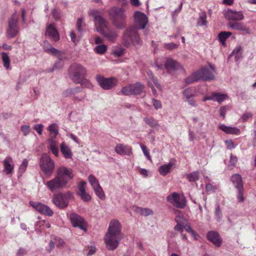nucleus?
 I'll return each mask as SVG.
<instances>
[{
	"mask_svg": "<svg viewBox=\"0 0 256 256\" xmlns=\"http://www.w3.org/2000/svg\"><path fill=\"white\" fill-rule=\"evenodd\" d=\"M134 26L128 28L124 32L122 36V43L126 46H128L130 44L134 45H141L142 40L138 33V30H142L146 28L148 18L145 14L137 11L134 14Z\"/></svg>",
	"mask_w": 256,
	"mask_h": 256,
	"instance_id": "obj_1",
	"label": "nucleus"
},
{
	"mask_svg": "<svg viewBox=\"0 0 256 256\" xmlns=\"http://www.w3.org/2000/svg\"><path fill=\"white\" fill-rule=\"evenodd\" d=\"M122 239L121 225L118 220H114L110 222L104 240L106 248L113 250L116 249Z\"/></svg>",
	"mask_w": 256,
	"mask_h": 256,
	"instance_id": "obj_2",
	"label": "nucleus"
},
{
	"mask_svg": "<svg viewBox=\"0 0 256 256\" xmlns=\"http://www.w3.org/2000/svg\"><path fill=\"white\" fill-rule=\"evenodd\" d=\"M87 70L82 64L74 63L69 68V76L76 84H80L88 88L92 87V84L86 78Z\"/></svg>",
	"mask_w": 256,
	"mask_h": 256,
	"instance_id": "obj_3",
	"label": "nucleus"
},
{
	"mask_svg": "<svg viewBox=\"0 0 256 256\" xmlns=\"http://www.w3.org/2000/svg\"><path fill=\"white\" fill-rule=\"evenodd\" d=\"M124 4L121 7L112 6L108 12L114 26L118 29L126 27V18Z\"/></svg>",
	"mask_w": 256,
	"mask_h": 256,
	"instance_id": "obj_4",
	"label": "nucleus"
},
{
	"mask_svg": "<svg viewBox=\"0 0 256 256\" xmlns=\"http://www.w3.org/2000/svg\"><path fill=\"white\" fill-rule=\"evenodd\" d=\"M40 166L42 171L46 177L50 178L54 172V163L46 153L42 154L40 160Z\"/></svg>",
	"mask_w": 256,
	"mask_h": 256,
	"instance_id": "obj_5",
	"label": "nucleus"
},
{
	"mask_svg": "<svg viewBox=\"0 0 256 256\" xmlns=\"http://www.w3.org/2000/svg\"><path fill=\"white\" fill-rule=\"evenodd\" d=\"M72 196V193L70 192L66 193L60 192L54 194L52 202L58 208L63 209L68 206L69 200Z\"/></svg>",
	"mask_w": 256,
	"mask_h": 256,
	"instance_id": "obj_6",
	"label": "nucleus"
},
{
	"mask_svg": "<svg viewBox=\"0 0 256 256\" xmlns=\"http://www.w3.org/2000/svg\"><path fill=\"white\" fill-rule=\"evenodd\" d=\"M90 14L94 18L95 26L98 32L102 33L106 29L108 28V22L100 15L98 10H92L90 12Z\"/></svg>",
	"mask_w": 256,
	"mask_h": 256,
	"instance_id": "obj_7",
	"label": "nucleus"
},
{
	"mask_svg": "<svg viewBox=\"0 0 256 256\" xmlns=\"http://www.w3.org/2000/svg\"><path fill=\"white\" fill-rule=\"evenodd\" d=\"M56 173V177L58 178L66 187L68 182L72 180L74 176L71 168L63 166L58 168Z\"/></svg>",
	"mask_w": 256,
	"mask_h": 256,
	"instance_id": "obj_8",
	"label": "nucleus"
},
{
	"mask_svg": "<svg viewBox=\"0 0 256 256\" xmlns=\"http://www.w3.org/2000/svg\"><path fill=\"white\" fill-rule=\"evenodd\" d=\"M208 78V68L206 66H204L200 70L193 72L186 79L185 82L187 84H190L199 80H206Z\"/></svg>",
	"mask_w": 256,
	"mask_h": 256,
	"instance_id": "obj_9",
	"label": "nucleus"
},
{
	"mask_svg": "<svg viewBox=\"0 0 256 256\" xmlns=\"http://www.w3.org/2000/svg\"><path fill=\"white\" fill-rule=\"evenodd\" d=\"M18 16L14 14L8 20V28L6 34L8 38H14L19 32V28L18 25Z\"/></svg>",
	"mask_w": 256,
	"mask_h": 256,
	"instance_id": "obj_10",
	"label": "nucleus"
},
{
	"mask_svg": "<svg viewBox=\"0 0 256 256\" xmlns=\"http://www.w3.org/2000/svg\"><path fill=\"white\" fill-rule=\"evenodd\" d=\"M96 80L100 86L105 90L113 88L118 83L117 80L114 78H106L100 75L96 76Z\"/></svg>",
	"mask_w": 256,
	"mask_h": 256,
	"instance_id": "obj_11",
	"label": "nucleus"
},
{
	"mask_svg": "<svg viewBox=\"0 0 256 256\" xmlns=\"http://www.w3.org/2000/svg\"><path fill=\"white\" fill-rule=\"evenodd\" d=\"M166 200L174 206L180 208H183L185 205V202L182 198L176 192H174L168 196Z\"/></svg>",
	"mask_w": 256,
	"mask_h": 256,
	"instance_id": "obj_12",
	"label": "nucleus"
},
{
	"mask_svg": "<svg viewBox=\"0 0 256 256\" xmlns=\"http://www.w3.org/2000/svg\"><path fill=\"white\" fill-rule=\"evenodd\" d=\"M30 204L42 214L52 216L54 214L52 210L48 206L40 202L30 201Z\"/></svg>",
	"mask_w": 256,
	"mask_h": 256,
	"instance_id": "obj_13",
	"label": "nucleus"
},
{
	"mask_svg": "<svg viewBox=\"0 0 256 256\" xmlns=\"http://www.w3.org/2000/svg\"><path fill=\"white\" fill-rule=\"evenodd\" d=\"M45 36L50 38V40L54 42H58L60 40V35L54 23L47 26Z\"/></svg>",
	"mask_w": 256,
	"mask_h": 256,
	"instance_id": "obj_14",
	"label": "nucleus"
},
{
	"mask_svg": "<svg viewBox=\"0 0 256 256\" xmlns=\"http://www.w3.org/2000/svg\"><path fill=\"white\" fill-rule=\"evenodd\" d=\"M70 222L74 227H78L86 230V222L84 219L76 213L72 212L70 215Z\"/></svg>",
	"mask_w": 256,
	"mask_h": 256,
	"instance_id": "obj_15",
	"label": "nucleus"
},
{
	"mask_svg": "<svg viewBox=\"0 0 256 256\" xmlns=\"http://www.w3.org/2000/svg\"><path fill=\"white\" fill-rule=\"evenodd\" d=\"M226 18L230 21H239L244 20V16L242 11H236L228 9L224 14Z\"/></svg>",
	"mask_w": 256,
	"mask_h": 256,
	"instance_id": "obj_16",
	"label": "nucleus"
},
{
	"mask_svg": "<svg viewBox=\"0 0 256 256\" xmlns=\"http://www.w3.org/2000/svg\"><path fill=\"white\" fill-rule=\"evenodd\" d=\"M46 186L52 192H54L60 189L66 188L63 184L56 176L48 181L46 184Z\"/></svg>",
	"mask_w": 256,
	"mask_h": 256,
	"instance_id": "obj_17",
	"label": "nucleus"
},
{
	"mask_svg": "<svg viewBox=\"0 0 256 256\" xmlns=\"http://www.w3.org/2000/svg\"><path fill=\"white\" fill-rule=\"evenodd\" d=\"M164 66L168 72L181 68L182 66L179 62L172 58H168L165 62Z\"/></svg>",
	"mask_w": 256,
	"mask_h": 256,
	"instance_id": "obj_18",
	"label": "nucleus"
},
{
	"mask_svg": "<svg viewBox=\"0 0 256 256\" xmlns=\"http://www.w3.org/2000/svg\"><path fill=\"white\" fill-rule=\"evenodd\" d=\"M114 150L118 154L120 155H127L130 156L132 154V148L130 146L121 144H116Z\"/></svg>",
	"mask_w": 256,
	"mask_h": 256,
	"instance_id": "obj_19",
	"label": "nucleus"
},
{
	"mask_svg": "<svg viewBox=\"0 0 256 256\" xmlns=\"http://www.w3.org/2000/svg\"><path fill=\"white\" fill-rule=\"evenodd\" d=\"M209 241L216 247L219 248L222 244V240L218 232L215 231H209Z\"/></svg>",
	"mask_w": 256,
	"mask_h": 256,
	"instance_id": "obj_20",
	"label": "nucleus"
},
{
	"mask_svg": "<svg viewBox=\"0 0 256 256\" xmlns=\"http://www.w3.org/2000/svg\"><path fill=\"white\" fill-rule=\"evenodd\" d=\"M4 170V171L6 174H11L14 169L13 160L11 157H6L3 162Z\"/></svg>",
	"mask_w": 256,
	"mask_h": 256,
	"instance_id": "obj_21",
	"label": "nucleus"
},
{
	"mask_svg": "<svg viewBox=\"0 0 256 256\" xmlns=\"http://www.w3.org/2000/svg\"><path fill=\"white\" fill-rule=\"evenodd\" d=\"M48 148L50 149L52 152L56 156L58 155V142L53 138H50L48 140Z\"/></svg>",
	"mask_w": 256,
	"mask_h": 256,
	"instance_id": "obj_22",
	"label": "nucleus"
},
{
	"mask_svg": "<svg viewBox=\"0 0 256 256\" xmlns=\"http://www.w3.org/2000/svg\"><path fill=\"white\" fill-rule=\"evenodd\" d=\"M175 160H171L170 162L166 164H164L159 168V172L162 176L166 175L170 172L174 164Z\"/></svg>",
	"mask_w": 256,
	"mask_h": 256,
	"instance_id": "obj_23",
	"label": "nucleus"
},
{
	"mask_svg": "<svg viewBox=\"0 0 256 256\" xmlns=\"http://www.w3.org/2000/svg\"><path fill=\"white\" fill-rule=\"evenodd\" d=\"M228 26L234 30H238L242 32H248V29L242 23L240 22H232L230 21L228 24Z\"/></svg>",
	"mask_w": 256,
	"mask_h": 256,
	"instance_id": "obj_24",
	"label": "nucleus"
},
{
	"mask_svg": "<svg viewBox=\"0 0 256 256\" xmlns=\"http://www.w3.org/2000/svg\"><path fill=\"white\" fill-rule=\"evenodd\" d=\"M218 128L227 134H239L240 133V130L237 128L228 126L224 124H220Z\"/></svg>",
	"mask_w": 256,
	"mask_h": 256,
	"instance_id": "obj_25",
	"label": "nucleus"
},
{
	"mask_svg": "<svg viewBox=\"0 0 256 256\" xmlns=\"http://www.w3.org/2000/svg\"><path fill=\"white\" fill-rule=\"evenodd\" d=\"M44 49L47 53L54 56H58L60 54V51L52 46L47 41L44 42Z\"/></svg>",
	"mask_w": 256,
	"mask_h": 256,
	"instance_id": "obj_26",
	"label": "nucleus"
},
{
	"mask_svg": "<svg viewBox=\"0 0 256 256\" xmlns=\"http://www.w3.org/2000/svg\"><path fill=\"white\" fill-rule=\"evenodd\" d=\"M60 150L61 152L66 158L68 159L72 158V153L68 146L64 142L61 144Z\"/></svg>",
	"mask_w": 256,
	"mask_h": 256,
	"instance_id": "obj_27",
	"label": "nucleus"
},
{
	"mask_svg": "<svg viewBox=\"0 0 256 256\" xmlns=\"http://www.w3.org/2000/svg\"><path fill=\"white\" fill-rule=\"evenodd\" d=\"M132 95H138L141 94L143 91L144 86L140 82H136L131 84Z\"/></svg>",
	"mask_w": 256,
	"mask_h": 256,
	"instance_id": "obj_28",
	"label": "nucleus"
},
{
	"mask_svg": "<svg viewBox=\"0 0 256 256\" xmlns=\"http://www.w3.org/2000/svg\"><path fill=\"white\" fill-rule=\"evenodd\" d=\"M227 96L224 94H221L218 92H213L210 96H209V100L218 102L221 103L226 99Z\"/></svg>",
	"mask_w": 256,
	"mask_h": 256,
	"instance_id": "obj_29",
	"label": "nucleus"
},
{
	"mask_svg": "<svg viewBox=\"0 0 256 256\" xmlns=\"http://www.w3.org/2000/svg\"><path fill=\"white\" fill-rule=\"evenodd\" d=\"M231 180L237 188H243L242 177L239 174H234L231 177Z\"/></svg>",
	"mask_w": 256,
	"mask_h": 256,
	"instance_id": "obj_30",
	"label": "nucleus"
},
{
	"mask_svg": "<svg viewBox=\"0 0 256 256\" xmlns=\"http://www.w3.org/2000/svg\"><path fill=\"white\" fill-rule=\"evenodd\" d=\"M62 96L64 98L72 97V100H74L80 101L82 100L84 96H80V97L74 96L72 93V88H68L64 90L62 93Z\"/></svg>",
	"mask_w": 256,
	"mask_h": 256,
	"instance_id": "obj_31",
	"label": "nucleus"
},
{
	"mask_svg": "<svg viewBox=\"0 0 256 256\" xmlns=\"http://www.w3.org/2000/svg\"><path fill=\"white\" fill-rule=\"evenodd\" d=\"M102 36L107 38L108 41L114 42L116 38L118 35L115 32L108 31L106 32L104 30L102 33H100Z\"/></svg>",
	"mask_w": 256,
	"mask_h": 256,
	"instance_id": "obj_32",
	"label": "nucleus"
},
{
	"mask_svg": "<svg viewBox=\"0 0 256 256\" xmlns=\"http://www.w3.org/2000/svg\"><path fill=\"white\" fill-rule=\"evenodd\" d=\"M2 59L4 66L6 70H8L10 66V58L8 53L2 52Z\"/></svg>",
	"mask_w": 256,
	"mask_h": 256,
	"instance_id": "obj_33",
	"label": "nucleus"
},
{
	"mask_svg": "<svg viewBox=\"0 0 256 256\" xmlns=\"http://www.w3.org/2000/svg\"><path fill=\"white\" fill-rule=\"evenodd\" d=\"M232 32H222L218 34V38L220 42L223 44H225V41L230 36Z\"/></svg>",
	"mask_w": 256,
	"mask_h": 256,
	"instance_id": "obj_34",
	"label": "nucleus"
},
{
	"mask_svg": "<svg viewBox=\"0 0 256 256\" xmlns=\"http://www.w3.org/2000/svg\"><path fill=\"white\" fill-rule=\"evenodd\" d=\"M48 130L50 131V138H55L58 134L56 125L55 124L50 125L48 128Z\"/></svg>",
	"mask_w": 256,
	"mask_h": 256,
	"instance_id": "obj_35",
	"label": "nucleus"
},
{
	"mask_svg": "<svg viewBox=\"0 0 256 256\" xmlns=\"http://www.w3.org/2000/svg\"><path fill=\"white\" fill-rule=\"evenodd\" d=\"M186 177L189 182H196L199 178V173L198 172H194L186 174Z\"/></svg>",
	"mask_w": 256,
	"mask_h": 256,
	"instance_id": "obj_36",
	"label": "nucleus"
},
{
	"mask_svg": "<svg viewBox=\"0 0 256 256\" xmlns=\"http://www.w3.org/2000/svg\"><path fill=\"white\" fill-rule=\"evenodd\" d=\"M88 180L93 189L100 186L98 179L94 175L90 174Z\"/></svg>",
	"mask_w": 256,
	"mask_h": 256,
	"instance_id": "obj_37",
	"label": "nucleus"
},
{
	"mask_svg": "<svg viewBox=\"0 0 256 256\" xmlns=\"http://www.w3.org/2000/svg\"><path fill=\"white\" fill-rule=\"evenodd\" d=\"M96 194L102 200H104L106 198L104 192L100 186L94 188Z\"/></svg>",
	"mask_w": 256,
	"mask_h": 256,
	"instance_id": "obj_38",
	"label": "nucleus"
},
{
	"mask_svg": "<svg viewBox=\"0 0 256 256\" xmlns=\"http://www.w3.org/2000/svg\"><path fill=\"white\" fill-rule=\"evenodd\" d=\"M85 26V24L84 22L83 18H80L77 20L76 24V28L78 32L81 34L84 30V27Z\"/></svg>",
	"mask_w": 256,
	"mask_h": 256,
	"instance_id": "obj_39",
	"label": "nucleus"
},
{
	"mask_svg": "<svg viewBox=\"0 0 256 256\" xmlns=\"http://www.w3.org/2000/svg\"><path fill=\"white\" fill-rule=\"evenodd\" d=\"M216 74L217 72L214 66L209 63V80H214Z\"/></svg>",
	"mask_w": 256,
	"mask_h": 256,
	"instance_id": "obj_40",
	"label": "nucleus"
},
{
	"mask_svg": "<svg viewBox=\"0 0 256 256\" xmlns=\"http://www.w3.org/2000/svg\"><path fill=\"white\" fill-rule=\"evenodd\" d=\"M149 78L150 79L156 86L159 90H161V86L160 84H158L157 79L154 76L152 72L150 70H148L146 72Z\"/></svg>",
	"mask_w": 256,
	"mask_h": 256,
	"instance_id": "obj_41",
	"label": "nucleus"
},
{
	"mask_svg": "<svg viewBox=\"0 0 256 256\" xmlns=\"http://www.w3.org/2000/svg\"><path fill=\"white\" fill-rule=\"evenodd\" d=\"M144 122L148 124L149 126L154 128L158 126L157 120H155L153 118H144Z\"/></svg>",
	"mask_w": 256,
	"mask_h": 256,
	"instance_id": "obj_42",
	"label": "nucleus"
},
{
	"mask_svg": "<svg viewBox=\"0 0 256 256\" xmlns=\"http://www.w3.org/2000/svg\"><path fill=\"white\" fill-rule=\"evenodd\" d=\"M120 92L121 94L124 96H130L132 94V89L131 84L127 85L124 87H123Z\"/></svg>",
	"mask_w": 256,
	"mask_h": 256,
	"instance_id": "obj_43",
	"label": "nucleus"
},
{
	"mask_svg": "<svg viewBox=\"0 0 256 256\" xmlns=\"http://www.w3.org/2000/svg\"><path fill=\"white\" fill-rule=\"evenodd\" d=\"M64 243L63 240L60 238H59L58 240H55L54 242L50 241L49 243V246L50 247V251L54 248L55 245H56V246H62Z\"/></svg>",
	"mask_w": 256,
	"mask_h": 256,
	"instance_id": "obj_44",
	"label": "nucleus"
},
{
	"mask_svg": "<svg viewBox=\"0 0 256 256\" xmlns=\"http://www.w3.org/2000/svg\"><path fill=\"white\" fill-rule=\"evenodd\" d=\"M206 24V14L205 12H201L198 22V25L204 26Z\"/></svg>",
	"mask_w": 256,
	"mask_h": 256,
	"instance_id": "obj_45",
	"label": "nucleus"
},
{
	"mask_svg": "<svg viewBox=\"0 0 256 256\" xmlns=\"http://www.w3.org/2000/svg\"><path fill=\"white\" fill-rule=\"evenodd\" d=\"M95 52L98 54H104L107 50V47L106 45L100 44L96 46L94 48Z\"/></svg>",
	"mask_w": 256,
	"mask_h": 256,
	"instance_id": "obj_46",
	"label": "nucleus"
},
{
	"mask_svg": "<svg viewBox=\"0 0 256 256\" xmlns=\"http://www.w3.org/2000/svg\"><path fill=\"white\" fill-rule=\"evenodd\" d=\"M139 210L140 214L144 216L152 215L153 214L152 210L148 208H140Z\"/></svg>",
	"mask_w": 256,
	"mask_h": 256,
	"instance_id": "obj_47",
	"label": "nucleus"
},
{
	"mask_svg": "<svg viewBox=\"0 0 256 256\" xmlns=\"http://www.w3.org/2000/svg\"><path fill=\"white\" fill-rule=\"evenodd\" d=\"M86 182L84 181H82L80 182L78 185V195L80 194L84 193L86 192Z\"/></svg>",
	"mask_w": 256,
	"mask_h": 256,
	"instance_id": "obj_48",
	"label": "nucleus"
},
{
	"mask_svg": "<svg viewBox=\"0 0 256 256\" xmlns=\"http://www.w3.org/2000/svg\"><path fill=\"white\" fill-rule=\"evenodd\" d=\"M28 161L27 159L24 158L23 160L22 164L20 166V167L19 168V171L21 173H24L28 166Z\"/></svg>",
	"mask_w": 256,
	"mask_h": 256,
	"instance_id": "obj_49",
	"label": "nucleus"
},
{
	"mask_svg": "<svg viewBox=\"0 0 256 256\" xmlns=\"http://www.w3.org/2000/svg\"><path fill=\"white\" fill-rule=\"evenodd\" d=\"M141 148L144 152V155L150 161H152L151 156L150 154V152L148 150L146 146L144 144H140Z\"/></svg>",
	"mask_w": 256,
	"mask_h": 256,
	"instance_id": "obj_50",
	"label": "nucleus"
},
{
	"mask_svg": "<svg viewBox=\"0 0 256 256\" xmlns=\"http://www.w3.org/2000/svg\"><path fill=\"white\" fill-rule=\"evenodd\" d=\"M215 215L216 220L220 222L222 219V214L218 205L217 206L216 208Z\"/></svg>",
	"mask_w": 256,
	"mask_h": 256,
	"instance_id": "obj_51",
	"label": "nucleus"
},
{
	"mask_svg": "<svg viewBox=\"0 0 256 256\" xmlns=\"http://www.w3.org/2000/svg\"><path fill=\"white\" fill-rule=\"evenodd\" d=\"M79 196H80L82 200L84 202H88L91 200L90 196L86 192L80 194Z\"/></svg>",
	"mask_w": 256,
	"mask_h": 256,
	"instance_id": "obj_52",
	"label": "nucleus"
},
{
	"mask_svg": "<svg viewBox=\"0 0 256 256\" xmlns=\"http://www.w3.org/2000/svg\"><path fill=\"white\" fill-rule=\"evenodd\" d=\"M183 94L186 100L190 99L194 96L192 92V90L188 88L186 89L184 91Z\"/></svg>",
	"mask_w": 256,
	"mask_h": 256,
	"instance_id": "obj_53",
	"label": "nucleus"
},
{
	"mask_svg": "<svg viewBox=\"0 0 256 256\" xmlns=\"http://www.w3.org/2000/svg\"><path fill=\"white\" fill-rule=\"evenodd\" d=\"M242 50V46H236L232 50L231 54L229 55L230 57L234 54H242L240 51Z\"/></svg>",
	"mask_w": 256,
	"mask_h": 256,
	"instance_id": "obj_54",
	"label": "nucleus"
},
{
	"mask_svg": "<svg viewBox=\"0 0 256 256\" xmlns=\"http://www.w3.org/2000/svg\"><path fill=\"white\" fill-rule=\"evenodd\" d=\"M243 188H240L238 189V199L240 202H242L244 200V198L243 197V192H242Z\"/></svg>",
	"mask_w": 256,
	"mask_h": 256,
	"instance_id": "obj_55",
	"label": "nucleus"
},
{
	"mask_svg": "<svg viewBox=\"0 0 256 256\" xmlns=\"http://www.w3.org/2000/svg\"><path fill=\"white\" fill-rule=\"evenodd\" d=\"M228 108L227 106H224L220 108V115L224 118H225L226 114L228 110Z\"/></svg>",
	"mask_w": 256,
	"mask_h": 256,
	"instance_id": "obj_56",
	"label": "nucleus"
},
{
	"mask_svg": "<svg viewBox=\"0 0 256 256\" xmlns=\"http://www.w3.org/2000/svg\"><path fill=\"white\" fill-rule=\"evenodd\" d=\"M153 102V106L156 110L162 108V104L160 100H157L154 98L152 99Z\"/></svg>",
	"mask_w": 256,
	"mask_h": 256,
	"instance_id": "obj_57",
	"label": "nucleus"
},
{
	"mask_svg": "<svg viewBox=\"0 0 256 256\" xmlns=\"http://www.w3.org/2000/svg\"><path fill=\"white\" fill-rule=\"evenodd\" d=\"M164 48L170 50H172L174 48H176L178 47V45L174 43H168L164 44Z\"/></svg>",
	"mask_w": 256,
	"mask_h": 256,
	"instance_id": "obj_58",
	"label": "nucleus"
},
{
	"mask_svg": "<svg viewBox=\"0 0 256 256\" xmlns=\"http://www.w3.org/2000/svg\"><path fill=\"white\" fill-rule=\"evenodd\" d=\"M224 142L226 146V148L228 150H232L234 148V144L232 140H226Z\"/></svg>",
	"mask_w": 256,
	"mask_h": 256,
	"instance_id": "obj_59",
	"label": "nucleus"
},
{
	"mask_svg": "<svg viewBox=\"0 0 256 256\" xmlns=\"http://www.w3.org/2000/svg\"><path fill=\"white\" fill-rule=\"evenodd\" d=\"M43 128L44 126L42 124H38L34 126V129L36 130L39 135H41Z\"/></svg>",
	"mask_w": 256,
	"mask_h": 256,
	"instance_id": "obj_60",
	"label": "nucleus"
},
{
	"mask_svg": "<svg viewBox=\"0 0 256 256\" xmlns=\"http://www.w3.org/2000/svg\"><path fill=\"white\" fill-rule=\"evenodd\" d=\"M237 162H238L237 157L236 156H234L231 154L230 156V164L232 166H234L236 165V164Z\"/></svg>",
	"mask_w": 256,
	"mask_h": 256,
	"instance_id": "obj_61",
	"label": "nucleus"
},
{
	"mask_svg": "<svg viewBox=\"0 0 256 256\" xmlns=\"http://www.w3.org/2000/svg\"><path fill=\"white\" fill-rule=\"evenodd\" d=\"M252 114L250 112H246L244 113L242 118L243 120V121L245 122L247 120L248 118H252Z\"/></svg>",
	"mask_w": 256,
	"mask_h": 256,
	"instance_id": "obj_62",
	"label": "nucleus"
},
{
	"mask_svg": "<svg viewBox=\"0 0 256 256\" xmlns=\"http://www.w3.org/2000/svg\"><path fill=\"white\" fill-rule=\"evenodd\" d=\"M82 88L80 86L76 87L74 88H72V93L73 94L74 96V95L76 94L82 92Z\"/></svg>",
	"mask_w": 256,
	"mask_h": 256,
	"instance_id": "obj_63",
	"label": "nucleus"
},
{
	"mask_svg": "<svg viewBox=\"0 0 256 256\" xmlns=\"http://www.w3.org/2000/svg\"><path fill=\"white\" fill-rule=\"evenodd\" d=\"M26 253V250L24 248H20L17 253L16 256H23Z\"/></svg>",
	"mask_w": 256,
	"mask_h": 256,
	"instance_id": "obj_64",
	"label": "nucleus"
}]
</instances>
